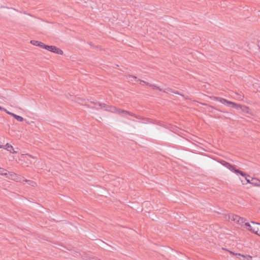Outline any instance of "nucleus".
<instances>
[{"label":"nucleus","instance_id":"1","mask_svg":"<svg viewBox=\"0 0 260 260\" xmlns=\"http://www.w3.org/2000/svg\"><path fill=\"white\" fill-rule=\"evenodd\" d=\"M89 106L92 108H95L96 109H104L106 111H110L111 112H115L123 114H129V113L126 111L118 110L115 107L107 106L104 104H101L99 102H91L89 105Z\"/></svg>","mask_w":260,"mask_h":260},{"label":"nucleus","instance_id":"2","mask_svg":"<svg viewBox=\"0 0 260 260\" xmlns=\"http://www.w3.org/2000/svg\"><path fill=\"white\" fill-rule=\"evenodd\" d=\"M245 225L248 230L260 236V223L252 221L251 223L246 222Z\"/></svg>","mask_w":260,"mask_h":260},{"label":"nucleus","instance_id":"3","mask_svg":"<svg viewBox=\"0 0 260 260\" xmlns=\"http://www.w3.org/2000/svg\"><path fill=\"white\" fill-rule=\"evenodd\" d=\"M220 164L222 166H223L224 167H225V168H226L227 169L230 170L231 172L234 173L235 174H236L237 175H240L242 176H245V173H244L243 172H242V171H240L239 170L236 169L234 167V166L231 165L230 164H229L228 162H226V161H225L224 160H222V161H220Z\"/></svg>","mask_w":260,"mask_h":260},{"label":"nucleus","instance_id":"4","mask_svg":"<svg viewBox=\"0 0 260 260\" xmlns=\"http://www.w3.org/2000/svg\"><path fill=\"white\" fill-rule=\"evenodd\" d=\"M220 164L222 166H223L224 167H225V168H226L227 169L230 170L231 172L234 173L235 174H236L237 175H240L242 176H245V173H244L243 172H242V171H240L239 170L236 169L234 167V166L231 165L230 164H229L228 162H226V161H225L224 160H222V161H220Z\"/></svg>","mask_w":260,"mask_h":260},{"label":"nucleus","instance_id":"5","mask_svg":"<svg viewBox=\"0 0 260 260\" xmlns=\"http://www.w3.org/2000/svg\"><path fill=\"white\" fill-rule=\"evenodd\" d=\"M235 109H236L238 111V112L241 114H249L252 115V113L250 111V109L248 107L243 105H240L238 104L237 103H235L233 104V107Z\"/></svg>","mask_w":260,"mask_h":260},{"label":"nucleus","instance_id":"6","mask_svg":"<svg viewBox=\"0 0 260 260\" xmlns=\"http://www.w3.org/2000/svg\"><path fill=\"white\" fill-rule=\"evenodd\" d=\"M6 178L8 179H11L17 182H21L22 178L17 175L16 174L12 172H8V174H7Z\"/></svg>","mask_w":260,"mask_h":260},{"label":"nucleus","instance_id":"7","mask_svg":"<svg viewBox=\"0 0 260 260\" xmlns=\"http://www.w3.org/2000/svg\"><path fill=\"white\" fill-rule=\"evenodd\" d=\"M45 49L58 54L62 55L63 54V51L61 49L54 46H49L46 45Z\"/></svg>","mask_w":260,"mask_h":260},{"label":"nucleus","instance_id":"8","mask_svg":"<svg viewBox=\"0 0 260 260\" xmlns=\"http://www.w3.org/2000/svg\"><path fill=\"white\" fill-rule=\"evenodd\" d=\"M229 219L234 221L239 224H242L244 222V219L238 215H231L229 216Z\"/></svg>","mask_w":260,"mask_h":260},{"label":"nucleus","instance_id":"9","mask_svg":"<svg viewBox=\"0 0 260 260\" xmlns=\"http://www.w3.org/2000/svg\"><path fill=\"white\" fill-rule=\"evenodd\" d=\"M216 100L220 102L221 103L229 106V107H233V104H235V103L227 101L226 100L224 99H222L221 98H216Z\"/></svg>","mask_w":260,"mask_h":260},{"label":"nucleus","instance_id":"10","mask_svg":"<svg viewBox=\"0 0 260 260\" xmlns=\"http://www.w3.org/2000/svg\"><path fill=\"white\" fill-rule=\"evenodd\" d=\"M127 79L129 82H140V84L145 83L146 84H149L148 83H146L145 81L142 80H140L137 79V78L136 76H133L131 75H129L127 76Z\"/></svg>","mask_w":260,"mask_h":260},{"label":"nucleus","instance_id":"11","mask_svg":"<svg viewBox=\"0 0 260 260\" xmlns=\"http://www.w3.org/2000/svg\"><path fill=\"white\" fill-rule=\"evenodd\" d=\"M5 111L8 114L13 116L18 121L21 122V121H23V120H24V119L22 117L17 115H16L14 113H13L12 112H10V111H8L6 109H5Z\"/></svg>","mask_w":260,"mask_h":260},{"label":"nucleus","instance_id":"12","mask_svg":"<svg viewBox=\"0 0 260 260\" xmlns=\"http://www.w3.org/2000/svg\"><path fill=\"white\" fill-rule=\"evenodd\" d=\"M150 86H152V87L153 89H157L159 90L160 91H163L164 92H167V93H168V92H174V93H177L176 92H174L171 89H170V88H167V89H165L164 90H162V89L160 88L159 87H158L156 85H154V84H150Z\"/></svg>","mask_w":260,"mask_h":260},{"label":"nucleus","instance_id":"13","mask_svg":"<svg viewBox=\"0 0 260 260\" xmlns=\"http://www.w3.org/2000/svg\"><path fill=\"white\" fill-rule=\"evenodd\" d=\"M30 43L33 45L39 46L44 49H45L46 46V45H45L44 43L36 40H31L30 41Z\"/></svg>","mask_w":260,"mask_h":260},{"label":"nucleus","instance_id":"14","mask_svg":"<svg viewBox=\"0 0 260 260\" xmlns=\"http://www.w3.org/2000/svg\"><path fill=\"white\" fill-rule=\"evenodd\" d=\"M236 255L240 260H251L252 256L250 255H244L241 254H236Z\"/></svg>","mask_w":260,"mask_h":260},{"label":"nucleus","instance_id":"15","mask_svg":"<svg viewBox=\"0 0 260 260\" xmlns=\"http://www.w3.org/2000/svg\"><path fill=\"white\" fill-rule=\"evenodd\" d=\"M251 182V184H252V185L260 187V180H259L257 178H252Z\"/></svg>","mask_w":260,"mask_h":260},{"label":"nucleus","instance_id":"16","mask_svg":"<svg viewBox=\"0 0 260 260\" xmlns=\"http://www.w3.org/2000/svg\"><path fill=\"white\" fill-rule=\"evenodd\" d=\"M5 149L13 153H17V152L14 150L13 146L10 145L9 143H7L5 145Z\"/></svg>","mask_w":260,"mask_h":260},{"label":"nucleus","instance_id":"17","mask_svg":"<svg viewBox=\"0 0 260 260\" xmlns=\"http://www.w3.org/2000/svg\"><path fill=\"white\" fill-rule=\"evenodd\" d=\"M8 171L7 170L0 167V175L6 177L7 175V174H8Z\"/></svg>","mask_w":260,"mask_h":260},{"label":"nucleus","instance_id":"18","mask_svg":"<svg viewBox=\"0 0 260 260\" xmlns=\"http://www.w3.org/2000/svg\"><path fill=\"white\" fill-rule=\"evenodd\" d=\"M23 181L26 182V183H27L28 184H29L31 186H34L36 184V183L34 181L22 179L21 182H23Z\"/></svg>","mask_w":260,"mask_h":260},{"label":"nucleus","instance_id":"19","mask_svg":"<svg viewBox=\"0 0 260 260\" xmlns=\"http://www.w3.org/2000/svg\"><path fill=\"white\" fill-rule=\"evenodd\" d=\"M245 177V180L246 181V183H250L251 184V179H250L249 178H248L250 176H246V175H245V176H244Z\"/></svg>","mask_w":260,"mask_h":260},{"label":"nucleus","instance_id":"20","mask_svg":"<svg viewBox=\"0 0 260 260\" xmlns=\"http://www.w3.org/2000/svg\"><path fill=\"white\" fill-rule=\"evenodd\" d=\"M234 98L238 101H242L243 100V96L239 95H237Z\"/></svg>","mask_w":260,"mask_h":260},{"label":"nucleus","instance_id":"21","mask_svg":"<svg viewBox=\"0 0 260 260\" xmlns=\"http://www.w3.org/2000/svg\"><path fill=\"white\" fill-rule=\"evenodd\" d=\"M23 157L24 158H27V157H28L29 158H30L31 159H35V157H31L30 155H29L28 154L23 155Z\"/></svg>","mask_w":260,"mask_h":260},{"label":"nucleus","instance_id":"22","mask_svg":"<svg viewBox=\"0 0 260 260\" xmlns=\"http://www.w3.org/2000/svg\"><path fill=\"white\" fill-rule=\"evenodd\" d=\"M241 181L243 184H246V183L245 182V180H241Z\"/></svg>","mask_w":260,"mask_h":260},{"label":"nucleus","instance_id":"23","mask_svg":"<svg viewBox=\"0 0 260 260\" xmlns=\"http://www.w3.org/2000/svg\"><path fill=\"white\" fill-rule=\"evenodd\" d=\"M5 109L4 108H2V107L0 106V110H4L5 111Z\"/></svg>","mask_w":260,"mask_h":260},{"label":"nucleus","instance_id":"24","mask_svg":"<svg viewBox=\"0 0 260 260\" xmlns=\"http://www.w3.org/2000/svg\"><path fill=\"white\" fill-rule=\"evenodd\" d=\"M231 253H232V254H233V255H236V253H234L233 252H231Z\"/></svg>","mask_w":260,"mask_h":260},{"label":"nucleus","instance_id":"25","mask_svg":"<svg viewBox=\"0 0 260 260\" xmlns=\"http://www.w3.org/2000/svg\"><path fill=\"white\" fill-rule=\"evenodd\" d=\"M29 160L30 161V163H31V164L33 162L32 161V160H29Z\"/></svg>","mask_w":260,"mask_h":260},{"label":"nucleus","instance_id":"26","mask_svg":"<svg viewBox=\"0 0 260 260\" xmlns=\"http://www.w3.org/2000/svg\"><path fill=\"white\" fill-rule=\"evenodd\" d=\"M2 147V146L0 145V148H1Z\"/></svg>","mask_w":260,"mask_h":260}]
</instances>
